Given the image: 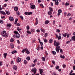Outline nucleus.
Instances as JSON below:
<instances>
[{
    "instance_id": "ddd939ff",
    "label": "nucleus",
    "mask_w": 75,
    "mask_h": 75,
    "mask_svg": "<svg viewBox=\"0 0 75 75\" xmlns=\"http://www.w3.org/2000/svg\"><path fill=\"white\" fill-rule=\"evenodd\" d=\"M3 55L4 58H6V56L7 55V53H4Z\"/></svg>"
},
{
    "instance_id": "69168bd1",
    "label": "nucleus",
    "mask_w": 75,
    "mask_h": 75,
    "mask_svg": "<svg viewBox=\"0 0 75 75\" xmlns=\"http://www.w3.org/2000/svg\"><path fill=\"white\" fill-rule=\"evenodd\" d=\"M1 18H2V19H3V18H5V16H1Z\"/></svg>"
},
{
    "instance_id": "6ab92c4d",
    "label": "nucleus",
    "mask_w": 75,
    "mask_h": 75,
    "mask_svg": "<svg viewBox=\"0 0 75 75\" xmlns=\"http://www.w3.org/2000/svg\"><path fill=\"white\" fill-rule=\"evenodd\" d=\"M6 27H11V24L10 23H7L6 25Z\"/></svg>"
},
{
    "instance_id": "9d476101",
    "label": "nucleus",
    "mask_w": 75,
    "mask_h": 75,
    "mask_svg": "<svg viewBox=\"0 0 75 75\" xmlns=\"http://www.w3.org/2000/svg\"><path fill=\"white\" fill-rule=\"evenodd\" d=\"M9 20L11 21H14V18L11 16H10L9 17Z\"/></svg>"
},
{
    "instance_id": "79ce46f5",
    "label": "nucleus",
    "mask_w": 75,
    "mask_h": 75,
    "mask_svg": "<svg viewBox=\"0 0 75 75\" xmlns=\"http://www.w3.org/2000/svg\"><path fill=\"white\" fill-rule=\"evenodd\" d=\"M10 41L11 42H14V40H13V38H11L10 40Z\"/></svg>"
},
{
    "instance_id": "338daca9",
    "label": "nucleus",
    "mask_w": 75,
    "mask_h": 75,
    "mask_svg": "<svg viewBox=\"0 0 75 75\" xmlns=\"http://www.w3.org/2000/svg\"><path fill=\"white\" fill-rule=\"evenodd\" d=\"M3 65V64L2 63V62L0 61V66H1Z\"/></svg>"
},
{
    "instance_id": "b1692460",
    "label": "nucleus",
    "mask_w": 75,
    "mask_h": 75,
    "mask_svg": "<svg viewBox=\"0 0 75 75\" xmlns=\"http://www.w3.org/2000/svg\"><path fill=\"white\" fill-rule=\"evenodd\" d=\"M60 57L61 58H62L63 59H64L65 58V56L64 55L62 56V54L60 55Z\"/></svg>"
},
{
    "instance_id": "f3484780",
    "label": "nucleus",
    "mask_w": 75,
    "mask_h": 75,
    "mask_svg": "<svg viewBox=\"0 0 75 75\" xmlns=\"http://www.w3.org/2000/svg\"><path fill=\"white\" fill-rule=\"evenodd\" d=\"M0 13H1V14H2L4 15H6V13L3 11H0Z\"/></svg>"
},
{
    "instance_id": "bb28decb",
    "label": "nucleus",
    "mask_w": 75,
    "mask_h": 75,
    "mask_svg": "<svg viewBox=\"0 0 75 75\" xmlns=\"http://www.w3.org/2000/svg\"><path fill=\"white\" fill-rule=\"evenodd\" d=\"M6 14H7V15H9V14H10V12H9L7 11H6Z\"/></svg>"
},
{
    "instance_id": "58836bf2",
    "label": "nucleus",
    "mask_w": 75,
    "mask_h": 75,
    "mask_svg": "<svg viewBox=\"0 0 75 75\" xmlns=\"http://www.w3.org/2000/svg\"><path fill=\"white\" fill-rule=\"evenodd\" d=\"M35 40H33L32 41V43L33 44H34L35 43Z\"/></svg>"
},
{
    "instance_id": "f8f14e48",
    "label": "nucleus",
    "mask_w": 75,
    "mask_h": 75,
    "mask_svg": "<svg viewBox=\"0 0 75 75\" xmlns=\"http://www.w3.org/2000/svg\"><path fill=\"white\" fill-rule=\"evenodd\" d=\"M13 70H15V71H16V70L17 69V67L16 66L14 65L13 66Z\"/></svg>"
},
{
    "instance_id": "c85d7f7f",
    "label": "nucleus",
    "mask_w": 75,
    "mask_h": 75,
    "mask_svg": "<svg viewBox=\"0 0 75 75\" xmlns=\"http://www.w3.org/2000/svg\"><path fill=\"white\" fill-rule=\"evenodd\" d=\"M38 61L37 59H35L33 61V62L34 64H35V62H38Z\"/></svg>"
},
{
    "instance_id": "c756f323",
    "label": "nucleus",
    "mask_w": 75,
    "mask_h": 75,
    "mask_svg": "<svg viewBox=\"0 0 75 75\" xmlns=\"http://www.w3.org/2000/svg\"><path fill=\"white\" fill-rule=\"evenodd\" d=\"M59 50L60 51V52L61 54H62V53H63V50L62 49H60Z\"/></svg>"
},
{
    "instance_id": "bf43d9fd",
    "label": "nucleus",
    "mask_w": 75,
    "mask_h": 75,
    "mask_svg": "<svg viewBox=\"0 0 75 75\" xmlns=\"http://www.w3.org/2000/svg\"><path fill=\"white\" fill-rule=\"evenodd\" d=\"M69 3H68V2H66L65 4V5H66L67 6H69Z\"/></svg>"
},
{
    "instance_id": "5fc2aeb1",
    "label": "nucleus",
    "mask_w": 75,
    "mask_h": 75,
    "mask_svg": "<svg viewBox=\"0 0 75 75\" xmlns=\"http://www.w3.org/2000/svg\"><path fill=\"white\" fill-rule=\"evenodd\" d=\"M36 32L37 33H40V30L39 29H37L36 30Z\"/></svg>"
},
{
    "instance_id": "39448f33",
    "label": "nucleus",
    "mask_w": 75,
    "mask_h": 75,
    "mask_svg": "<svg viewBox=\"0 0 75 75\" xmlns=\"http://www.w3.org/2000/svg\"><path fill=\"white\" fill-rule=\"evenodd\" d=\"M62 13V10L60 9L58 10V13H57L58 16H59V15H61V13Z\"/></svg>"
},
{
    "instance_id": "4d7b16f0",
    "label": "nucleus",
    "mask_w": 75,
    "mask_h": 75,
    "mask_svg": "<svg viewBox=\"0 0 75 75\" xmlns=\"http://www.w3.org/2000/svg\"><path fill=\"white\" fill-rule=\"evenodd\" d=\"M0 23H1V24H3V21L1 20L0 21Z\"/></svg>"
},
{
    "instance_id": "2f4dec72",
    "label": "nucleus",
    "mask_w": 75,
    "mask_h": 75,
    "mask_svg": "<svg viewBox=\"0 0 75 75\" xmlns=\"http://www.w3.org/2000/svg\"><path fill=\"white\" fill-rule=\"evenodd\" d=\"M52 54L53 55H56V52L55 51H52Z\"/></svg>"
},
{
    "instance_id": "5701e85b",
    "label": "nucleus",
    "mask_w": 75,
    "mask_h": 75,
    "mask_svg": "<svg viewBox=\"0 0 75 75\" xmlns=\"http://www.w3.org/2000/svg\"><path fill=\"white\" fill-rule=\"evenodd\" d=\"M17 30L18 31L20 32V31L22 29H20L19 27H17Z\"/></svg>"
},
{
    "instance_id": "7ed1b4c3",
    "label": "nucleus",
    "mask_w": 75,
    "mask_h": 75,
    "mask_svg": "<svg viewBox=\"0 0 75 75\" xmlns=\"http://www.w3.org/2000/svg\"><path fill=\"white\" fill-rule=\"evenodd\" d=\"M31 71L34 74H35L37 72V69L35 68H34L31 70Z\"/></svg>"
},
{
    "instance_id": "aec40b11",
    "label": "nucleus",
    "mask_w": 75,
    "mask_h": 75,
    "mask_svg": "<svg viewBox=\"0 0 75 75\" xmlns=\"http://www.w3.org/2000/svg\"><path fill=\"white\" fill-rule=\"evenodd\" d=\"M49 10H50V11H51L52 12V11H53V8H52L51 7H49Z\"/></svg>"
},
{
    "instance_id": "09e8293b",
    "label": "nucleus",
    "mask_w": 75,
    "mask_h": 75,
    "mask_svg": "<svg viewBox=\"0 0 75 75\" xmlns=\"http://www.w3.org/2000/svg\"><path fill=\"white\" fill-rule=\"evenodd\" d=\"M44 41L45 43H46V42H48V40H47L46 39H44Z\"/></svg>"
},
{
    "instance_id": "a211bd4d",
    "label": "nucleus",
    "mask_w": 75,
    "mask_h": 75,
    "mask_svg": "<svg viewBox=\"0 0 75 75\" xmlns=\"http://www.w3.org/2000/svg\"><path fill=\"white\" fill-rule=\"evenodd\" d=\"M17 51L16 50H14L11 52V53L12 54H14L15 53H17Z\"/></svg>"
},
{
    "instance_id": "8fccbe9b",
    "label": "nucleus",
    "mask_w": 75,
    "mask_h": 75,
    "mask_svg": "<svg viewBox=\"0 0 75 75\" xmlns=\"http://www.w3.org/2000/svg\"><path fill=\"white\" fill-rule=\"evenodd\" d=\"M13 33H14V34H17L18 33V32L17 31H14Z\"/></svg>"
},
{
    "instance_id": "1a4fd4ad",
    "label": "nucleus",
    "mask_w": 75,
    "mask_h": 75,
    "mask_svg": "<svg viewBox=\"0 0 75 75\" xmlns=\"http://www.w3.org/2000/svg\"><path fill=\"white\" fill-rule=\"evenodd\" d=\"M16 37L17 38H19L20 37V35L19 33L17 34L16 35Z\"/></svg>"
},
{
    "instance_id": "e2e57ef3",
    "label": "nucleus",
    "mask_w": 75,
    "mask_h": 75,
    "mask_svg": "<svg viewBox=\"0 0 75 75\" xmlns=\"http://www.w3.org/2000/svg\"><path fill=\"white\" fill-rule=\"evenodd\" d=\"M53 75H58V74H57V73H56L54 72H53Z\"/></svg>"
},
{
    "instance_id": "4c0bfd02",
    "label": "nucleus",
    "mask_w": 75,
    "mask_h": 75,
    "mask_svg": "<svg viewBox=\"0 0 75 75\" xmlns=\"http://www.w3.org/2000/svg\"><path fill=\"white\" fill-rule=\"evenodd\" d=\"M56 31L57 33H59L60 32V30H59V29H57L56 30Z\"/></svg>"
},
{
    "instance_id": "ea45409f",
    "label": "nucleus",
    "mask_w": 75,
    "mask_h": 75,
    "mask_svg": "<svg viewBox=\"0 0 75 75\" xmlns=\"http://www.w3.org/2000/svg\"><path fill=\"white\" fill-rule=\"evenodd\" d=\"M20 17L21 18L22 20H24V18L23 16H20Z\"/></svg>"
},
{
    "instance_id": "6e6d98bb",
    "label": "nucleus",
    "mask_w": 75,
    "mask_h": 75,
    "mask_svg": "<svg viewBox=\"0 0 75 75\" xmlns=\"http://www.w3.org/2000/svg\"><path fill=\"white\" fill-rule=\"evenodd\" d=\"M11 48H14V46L13 45H12L11 46Z\"/></svg>"
},
{
    "instance_id": "de8ad7c7",
    "label": "nucleus",
    "mask_w": 75,
    "mask_h": 75,
    "mask_svg": "<svg viewBox=\"0 0 75 75\" xmlns=\"http://www.w3.org/2000/svg\"><path fill=\"white\" fill-rule=\"evenodd\" d=\"M40 6L42 7V8H44V6H43V4H40Z\"/></svg>"
},
{
    "instance_id": "774afa93",
    "label": "nucleus",
    "mask_w": 75,
    "mask_h": 75,
    "mask_svg": "<svg viewBox=\"0 0 75 75\" xmlns=\"http://www.w3.org/2000/svg\"><path fill=\"white\" fill-rule=\"evenodd\" d=\"M73 70H75V66H73Z\"/></svg>"
},
{
    "instance_id": "a18cd8bd",
    "label": "nucleus",
    "mask_w": 75,
    "mask_h": 75,
    "mask_svg": "<svg viewBox=\"0 0 75 75\" xmlns=\"http://www.w3.org/2000/svg\"><path fill=\"white\" fill-rule=\"evenodd\" d=\"M48 35V33H46L45 34L44 37L45 38L47 37Z\"/></svg>"
},
{
    "instance_id": "a878e982",
    "label": "nucleus",
    "mask_w": 75,
    "mask_h": 75,
    "mask_svg": "<svg viewBox=\"0 0 75 75\" xmlns=\"http://www.w3.org/2000/svg\"><path fill=\"white\" fill-rule=\"evenodd\" d=\"M40 30L42 32H43V33H45V29H43L42 28H41L40 29Z\"/></svg>"
},
{
    "instance_id": "4468645a",
    "label": "nucleus",
    "mask_w": 75,
    "mask_h": 75,
    "mask_svg": "<svg viewBox=\"0 0 75 75\" xmlns=\"http://www.w3.org/2000/svg\"><path fill=\"white\" fill-rule=\"evenodd\" d=\"M45 24L47 25L49 23H50V21L48 20H47L46 21H45Z\"/></svg>"
},
{
    "instance_id": "423d86ee",
    "label": "nucleus",
    "mask_w": 75,
    "mask_h": 75,
    "mask_svg": "<svg viewBox=\"0 0 75 75\" xmlns=\"http://www.w3.org/2000/svg\"><path fill=\"white\" fill-rule=\"evenodd\" d=\"M16 61L17 62H20L21 61V59L20 57H18L16 59Z\"/></svg>"
},
{
    "instance_id": "20e7f679",
    "label": "nucleus",
    "mask_w": 75,
    "mask_h": 75,
    "mask_svg": "<svg viewBox=\"0 0 75 75\" xmlns=\"http://www.w3.org/2000/svg\"><path fill=\"white\" fill-rule=\"evenodd\" d=\"M6 33V30H3L1 32V35L3 37H5V35Z\"/></svg>"
},
{
    "instance_id": "393cba45",
    "label": "nucleus",
    "mask_w": 75,
    "mask_h": 75,
    "mask_svg": "<svg viewBox=\"0 0 75 75\" xmlns=\"http://www.w3.org/2000/svg\"><path fill=\"white\" fill-rule=\"evenodd\" d=\"M71 40L74 41H75V36H73L71 37Z\"/></svg>"
},
{
    "instance_id": "6e6552de",
    "label": "nucleus",
    "mask_w": 75,
    "mask_h": 75,
    "mask_svg": "<svg viewBox=\"0 0 75 75\" xmlns=\"http://www.w3.org/2000/svg\"><path fill=\"white\" fill-rule=\"evenodd\" d=\"M40 73V75H42L43 73V69H39Z\"/></svg>"
},
{
    "instance_id": "37998d69",
    "label": "nucleus",
    "mask_w": 75,
    "mask_h": 75,
    "mask_svg": "<svg viewBox=\"0 0 75 75\" xmlns=\"http://www.w3.org/2000/svg\"><path fill=\"white\" fill-rule=\"evenodd\" d=\"M27 33H28L29 34H31V32L30 31H29V30H27Z\"/></svg>"
},
{
    "instance_id": "c9c22d12",
    "label": "nucleus",
    "mask_w": 75,
    "mask_h": 75,
    "mask_svg": "<svg viewBox=\"0 0 75 75\" xmlns=\"http://www.w3.org/2000/svg\"><path fill=\"white\" fill-rule=\"evenodd\" d=\"M16 14L17 16H20V12H19V11H18L16 12Z\"/></svg>"
},
{
    "instance_id": "864d4df0",
    "label": "nucleus",
    "mask_w": 75,
    "mask_h": 75,
    "mask_svg": "<svg viewBox=\"0 0 75 75\" xmlns=\"http://www.w3.org/2000/svg\"><path fill=\"white\" fill-rule=\"evenodd\" d=\"M24 14H25V15H28V12H25L24 13Z\"/></svg>"
},
{
    "instance_id": "cd10ccee",
    "label": "nucleus",
    "mask_w": 75,
    "mask_h": 75,
    "mask_svg": "<svg viewBox=\"0 0 75 75\" xmlns=\"http://www.w3.org/2000/svg\"><path fill=\"white\" fill-rule=\"evenodd\" d=\"M24 64H25L26 65H27V63H28V62L27 61V60H24Z\"/></svg>"
},
{
    "instance_id": "f03ea898",
    "label": "nucleus",
    "mask_w": 75,
    "mask_h": 75,
    "mask_svg": "<svg viewBox=\"0 0 75 75\" xmlns=\"http://www.w3.org/2000/svg\"><path fill=\"white\" fill-rule=\"evenodd\" d=\"M60 46L57 47L55 48V50L57 52V53H59V49H60Z\"/></svg>"
},
{
    "instance_id": "7c9ffc66",
    "label": "nucleus",
    "mask_w": 75,
    "mask_h": 75,
    "mask_svg": "<svg viewBox=\"0 0 75 75\" xmlns=\"http://www.w3.org/2000/svg\"><path fill=\"white\" fill-rule=\"evenodd\" d=\"M61 38H62L61 36H59V37H58V38H57L58 40H61Z\"/></svg>"
},
{
    "instance_id": "a19ab883",
    "label": "nucleus",
    "mask_w": 75,
    "mask_h": 75,
    "mask_svg": "<svg viewBox=\"0 0 75 75\" xmlns=\"http://www.w3.org/2000/svg\"><path fill=\"white\" fill-rule=\"evenodd\" d=\"M52 64H54V65H55V62L54 60H52Z\"/></svg>"
},
{
    "instance_id": "603ef678",
    "label": "nucleus",
    "mask_w": 75,
    "mask_h": 75,
    "mask_svg": "<svg viewBox=\"0 0 75 75\" xmlns=\"http://www.w3.org/2000/svg\"><path fill=\"white\" fill-rule=\"evenodd\" d=\"M42 59L43 61H45V59L44 57H42Z\"/></svg>"
},
{
    "instance_id": "f704fd0d",
    "label": "nucleus",
    "mask_w": 75,
    "mask_h": 75,
    "mask_svg": "<svg viewBox=\"0 0 75 75\" xmlns=\"http://www.w3.org/2000/svg\"><path fill=\"white\" fill-rule=\"evenodd\" d=\"M35 31V29H31V33H34V32Z\"/></svg>"
},
{
    "instance_id": "0eeeda50",
    "label": "nucleus",
    "mask_w": 75,
    "mask_h": 75,
    "mask_svg": "<svg viewBox=\"0 0 75 75\" xmlns=\"http://www.w3.org/2000/svg\"><path fill=\"white\" fill-rule=\"evenodd\" d=\"M30 7L31 8V9H35V5H33L30 6Z\"/></svg>"
},
{
    "instance_id": "49530a36",
    "label": "nucleus",
    "mask_w": 75,
    "mask_h": 75,
    "mask_svg": "<svg viewBox=\"0 0 75 75\" xmlns=\"http://www.w3.org/2000/svg\"><path fill=\"white\" fill-rule=\"evenodd\" d=\"M41 46H42L43 45V43L42 42H39Z\"/></svg>"
},
{
    "instance_id": "412c9836",
    "label": "nucleus",
    "mask_w": 75,
    "mask_h": 75,
    "mask_svg": "<svg viewBox=\"0 0 75 75\" xmlns=\"http://www.w3.org/2000/svg\"><path fill=\"white\" fill-rule=\"evenodd\" d=\"M18 7H14V10L15 11H17L18 10Z\"/></svg>"
},
{
    "instance_id": "3c124183",
    "label": "nucleus",
    "mask_w": 75,
    "mask_h": 75,
    "mask_svg": "<svg viewBox=\"0 0 75 75\" xmlns=\"http://www.w3.org/2000/svg\"><path fill=\"white\" fill-rule=\"evenodd\" d=\"M56 69H59V66H57L56 67Z\"/></svg>"
},
{
    "instance_id": "9b49d317",
    "label": "nucleus",
    "mask_w": 75,
    "mask_h": 75,
    "mask_svg": "<svg viewBox=\"0 0 75 75\" xmlns=\"http://www.w3.org/2000/svg\"><path fill=\"white\" fill-rule=\"evenodd\" d=\"M25 51L26 52V53L28 54H30V52L28 51V50L27 48L25 49Z\"/></svg>"
},
{
    "instance_id": "0e129e2a",
    "label": "nucleus",
    "mask_w": 75,
    "mask_h": 75,
    "mask_svg": "<svg viewBox=\"0 0 75 75\" xmlns=\"http://www.w3.org/2000/svg\"><path fill=\"white\" fill-rule=\"evenodd\" d=\"M16 25L17 26H20V24L18 23H17L16 24Z\"/></svg>"
},
{
    "instance_id": "13d9d810",
    "label": "nucleus",
    "mask_w": 75,
    "mask_h": 75,
    "mask_svg": "<svg viewBox=\"0 0 75 75\" xmlns=\"http://www.w3.org/2000/svg\"><path fill=\"white\" fill-rule=\"evenodd\" d=\"M65 67H66L65 64H63V68H65Z\"/></svg>"
},
{
    "instance_id": "72a5a7b5",
    "label": "nucleus",
    "mask_w": 75,
    "mask_h": 75,
    "mask_svg": "<svg viewBox=\"0 0 75 75\" xmlns=\"http://www.w3.org/2000/svg\"><path fill=\"white\" fill-rule=\"evenodd\" d=\"M26 59L27 60H28V61H30V57H27L26 58Z\"/></svg>"
},
{
    "instance_id": "2eb2a0df",
    "label": "nucleus",
    "mask_w": 75,
    "mask_h": 75,
    "mask_svg": "<svg viewBox=\"0 0 75 75\" xmlns=\"http://www.w3.org/2000/svg\"><path fill=\"white\" fill-rule=\"evenodd\" d=\"M47 14L48 15L51 16L52 14V12H51V11H49L47 13Z\"/></svg>"
},
{
    "instance_id": "e433bc0d",
    "label": "nucleus",
    "mask_w": 75,
    "mask_h": 75,
    "mask_svg": "<svg viewBox=\"0 0 75 75\" xmlns=\"http://www.w3.org/2000/svg\"><path fill=\"white\" fill-rule=\"evenodd\" d=\"M55 5H58L59 4V2H56V1H55Z\"/></svg>"
},
{
    "instance_id": "052dcab7",
    "label": "nucleus",
    "mask_w": 75,
    "mask_h": 75,
    "mask_svg": "<svg viewBox=\"0 0 75 75\" xmlns=\"http://www.w3.org/2000/svg\"><path fill=\"white\" fill-rule=\"evenodd\" d=\"M40 47L39 46L36 49L37 50H38V51H39L40 50Z\"/></svg>"
},
{
    "instance_id": "c03bdc74",
    "label": "nucleus",
    "mask_w": 75,
    "mask_h": 75,
    "mask_svg": "<svg viewBox=\"0 0 75 75\" xmlns=\"http://www.w3.org/2000/svg\"><path fill=\"white\" fill-rule=\"evenodd\" d=\"M9 35V34L8 33H6L5 35V37L6 36L7 37H8V35Z\"/></svg>"
},
{
    "instance_id": "dca6fc26",
    "label": "nucleus",
    "mask_w": 75,
    "mask_h": 75,
    "mask_svg": "<svg viewBox=\"0 0 75 75\" xmlns=\"http://www.w3.org/2000/svg\"><path fill=\"white\" fill-rule=\"evenodd\" d=\"M62 35L64 37H67V33H65L64 34H62Z\"/></svg>"
},
{
    "instance_id": "473e14b6",
    "label": "nucleus",
    "mask_w": 75,
    "mask_h": 75,
    "mask_svg": "<svg viewBox=\"0 0 75 75\" xmlns=\"http://www.w3.org/2000/svg\"><path fill=\"white\" fill-rule=\"evenodd\" d=\"M31 14H33V12H28V15H31Z\"/></svg>"
},
{
    "instance_id": "680f3d73",
    "label": "nucleus",
    "mask_w": 75,
    "mask_h": 75,
    "mask_svg": "<svg viewBox=\"0 0 75 75\" xmlns=\"http://www.w3.org/2000/svg\"><path fill=\"white\" fill-rule=\"evenodd\" d=\"M67 38H69V34L67 33Z\"/></svg>"
},
{
    "instance_id": "f257e3e1",
    "label": "nucleus",
    "mask_w": 75,
    "mask_h": 75,
    "mask_svg": "<svg viewBox=\"0 0 75 75\" xmlns=\"http://www.w3.org/2000/svg\"><path fill=\"white\" fill-rule=\"evenodd\" d=\"M54 45L56 47H58L59 45H60V44L59 41L57 42L56 40H54Z\"/></svg>"
},
{
    "instance_id": "4be33fe9",
    "label": "nucleus",
    "mask_w": 75,
    "mask_h": 75,
    "mask_svg": "<svg viewBox=\"0 0 75 75\" xmlns=\"http://www.w3.org/2000/svg\"><path fill=\"white\" fill-rule=\"evenodd\" d=\"M53 42V40L52 39H50L49 40V43H52Z\"/></svg>"
}]
</instances>
